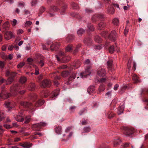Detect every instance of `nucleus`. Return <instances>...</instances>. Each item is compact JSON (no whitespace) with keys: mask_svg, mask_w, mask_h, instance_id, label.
<instances>
[{"mask_svg":"<svg viewBox=\"0 0 148 148\" xmlns=\"http://www.w3.org/2000/svg\"><path fill=\"white\" fill-rule=\"evenodd\" d=\"M119 19L117 18L114 19L112 21L113 23L115 25H118L119 23Z\"/></svg>","mask_w":148,"mask_h":148,"instance_id":"obj_22","label":"nucleus"},{"mask_svg":"<svg viewBox=\"0 0 148 148\" xmlns=\"http://www.w3.org/2000/svg\"><path fill=\"white\" fill-rule=\"evenodd\" d=\"M127 88V86H123L121 89L122 90H125V89H126Z\"/></svg>","mask_w":148,"mask_h":148,"instance_id":"obj_61","label":"nucleus"},{"mask_svg":"<svg viewBox=\"0 0 148 148\" xmlns=\"http://www.w3.org/2000/svg\"><path fill=\"white\" fill-rule=\"evenodd\" d=\"M14 37V35L11 32H7L5 34V38L6 40H9L12 38Z\"/></svg>","mask_w":148,"mask_h":148,"instance_id":"obj_3","label":"nucleus"},{"mask_svg":"<svg viewBox=\"0 0 148 148\" xmlns=\"http://www.w3.org/2000/svg\"><path fill=\"white\" fill-rule=\"evenodd\" d=\"M117 34L115 31H113L111 32L110 34L109 38L110 40L112 41L115 40L117 38Z\"/></svg>","mask_w":148,"mask_h":148,"instance_id":"obj_4","label":"nucleus"},{"mask_svg":"<svg viewBox=\"0 0 148 148\" xmlns=\"http://www.w3.org/2000/svg\"><path fill=\"white\" fill-rule=\"evenodd\" d=\"M95 40L96 42L99 43L101 41V39L100 37L98 36H96L95 38Z\"/></svg>","mask_w":148,"mask_h":148,"instance_id":"obj_21","label":"nucleus"},{"mask_svg":"<svg viewBox=\"0 0 148 148\" xmlns=\"http://www.w3.org/2000/svg\"><path fill=\"white\" fill-rule=\"evenodd\" d=\"M39 124H40V127L42 126H45L46 125V123H45L43 122H40V123H39Z\"/></svg>","mask_w":148,"mask_h":148,"instance_id":"obj_44","label":"nucleus"},{"mask_svg":"<svg viewBox=\"0 0 148 148\" xmlns=\"http://www.w3.org/2000/svg\"><path fill=\"white\" fill-rule=\"evenodd\" d=\"M21 105L25 108H29L31 105V103L27 102H21Z\"/></svg>","mask_w":148,"mask_h":148,"instance_id":"obj_10","label":"nucleus"},{"mask_svg":"<svg viewBox=\"0 0 148 148\" xmlns=\"http://www.w3.org/2000/svg\"><path fill=\"white\" fill-rule=\"evenodd\" d=\"M16 75V73L14 72H11L10 74V76L14 77Z\"/></svg>","mask_w":148,"mask_h":148,"instance_id":"obj_53","label":"nucleus"},{"mask_svg":"<svg viewBox=\"0 0 148 148\" xmlns=\"http://www.w3.org/2000/svg\"><path fill=\"white\" fill-rule=\"evenodd\" d=\"M35 72L34 74L36 75H37L39 74V69L36 66H35Z\"/></svg>","mask_w":148,"mask_h":148,"instance_id":"obj_36","label":"nucleus"},{"mask_svg":"<svg viewBox=\"0 0 148 148\" xmlns=\"http://www.w3.org/2000/svg\"><path fill=\"white\" fill-rule=\"evenodd\" d=\"M37 1L36 0H33V1L31 3L32 5L33 6L35 5L37 3Z\"/></svg>","mask_w":148,"mask_h":148,"instance_id":"obj_49","label":"nucleus"},{"mask_svg":"<svg viewBox=\"0 0 148 148\" xmlns=\"http://www.w3.org/2000/svg\"><path fill=\"white\" fill-rule=\"evenodd\" d=\"M90 63V61L89 59H87L86 60V61L85 62V64H88Z\"/></svg>","mask_w":148,"mask_h":148,"instance_id":"obj_54","label":"nucleus"},{"mask_svg":"<svg viewBox=\"0 0 148 148\" xmlns=\"http://www.w3.org/2000/svg\"><path fill=\"white\" fill-rule=\"evenodd\" d=\"M23 43V41H20L18 44V45L19 46H21Z\"/></svg>","mask_w":148,"mask_h":148,"instance_id":"obj_62","label":"nucleus"},{"mask_svg":"<svg viewBox=\"0 0 148 148\" xmlns=\"http://www.w3.org/2000/svg\"><path fill=\"white\" fill-rule=\"evenodd\" d=\"M35 88V85L34 83H31L29 85V89L31 90H34Z\"/></svg>","mask_w":148,"mask_h":148,"instance_id":"obj_13","label":"nucleus"},{"mask_svg":"<svg viewBox=\"0 0 148 148\" xmlns=\"http://www.w3.org/2000/svg\"><path fill=\"white\" fill-rule=\"evenodd\" d=\"M5 80L4 79L1 78V77H0V85L2 84Z\"/></svg>","mask_w":148,"mask_h":148,"instance_id":"obj_51","label":"nucleus"},{"mask_svg":"<svg viewBox=\"0 0 148 148\" xmlns=\"http://www.w3.org/2000/svg\"><path fill=\"white\" fill-rule=\"evenodd\" d=\"M6 47L5 46H3L2 47V49L3 51H5L6 49Z\"/></svg>","mask_w":148,"mask_h":148,"instance_id":"obj_63","label":"nucleus"},{"mask_svg":"<svg viewBox=\"0 0 148 148\" xmlns=\"http://www.w3.org/2000/svg\"><path fill=\"white\" fill-rule=\"evenodd\" d=\"M98 26L99 29H101L104 26V24L102 22H101L99 24Z\"/></svg>","mask_w":148,"mask_h":148,"instance_id":"obj_31","label":"nucleus"},{"mask_svg":"<svg viewBox=\"0 0 148 148\" xmlns=\"http://www.w3.org/2000/svg\"><path fill=\"white\" fill-rule=\"evenodd\" d=\"M121 143V141L120 140L118 139L115 141L114 145L115 146H117Z\"/></svg>","mask_w":148,"mask_h":148,"instance_id":"obj_32","label":"nucleus"},{"mask_svg":"<svg viewBox=\"0 0 148 148\" xmlns=\"http://www.w3.org/2000/svg\"><path fill=\"white\" fill-rule=\"evenodd\" d=\"M33 60L32 58H28L27 59V61L28 62H32Z\"/></svg>","mask_w":148,"mask_h":148,"instance_id":"obj_59","label":"nucleus"},{"mask_svg":"<svg viewBox=\"0 0 148 148\" xmlns=\"http://www.w3.org/2000/svg\"><path fill=\"white\" fill-rule=\"evenodd\" d=\"M123 106H121L119 107L118 109V114H120L123 113Z\"/></svg>","mask_w":148,"mask_h":148,"instance_id":"obj_19","label":"nucleus"},{"mask_svg":"<svg viewBox=\"0 0 148 148\" xmlns=\"http://www.w3.org/2000/svg\"><path fill=\"white\" fill-rule=\"evenodd\" d=\"M27 79L26 77H21L19 81L20 82L21 84L24 83L26 81Z\"/></svg>","mask_w":148,"mask_h":148,"instance_id":"obj_18","label":"nucleus"},{"mask_svg":"<svg viewBox=\"0 0 148 148\" xmlns=\"http://www.w3.org/2000/svg\"><path fill=\"white\" fill-rule=\"evenodd\" d=\"M3 115V113L0 111V121L4 118Z\"/></svg>","mask_w":148,"mask_h":148,"instance_id":"obj_39","label":"nucleus"},{"mask_svg":"<svg viewBox=\"0 0 148 148\" xmlns=\"http://www.w3.org/2000/svg\"><path fill=\"white\" fill-rule=\"evenodd\" d=\"M25 65V63L22 62L18 64L17 66L18 68H20L22 67Z\"/></svg>","mask_w":148,"mask_h":148,"instance_id":"obj_33","label":"nucleus"},{"mask_svg":"<svg viewBox=\"0 0 148 148\" xmlns=\"http://www.w3.org/2000/svg\"><path fill=\"white\" fill-rule=\"evenodd\" d=\"M84 30L83 29H79L77 31V34H78L80 36L82 34L84 33Z\"/></svg>","mask_w":148,"mask_h":148,"instance_id":"obj_24","label":"nucleus"},{"mask_svg":"<svg viewBox=\"0 0 148 148\" xmlns=\"http://www.w3.org/2000/svg\"><path fill=\"white\" fill-rule=\"evenodd\" d=\"M95 49H100L102 47L99 45H98L95 46Z\"/></svg>","mask_w":148,"mask_h":148,"instance_id":"obj_56","label":"nucleus"},{"mask_svg":"<svg viewBox=\"0 0 148 148\" xmlns=\"http://www.w3.org/2000/svg\"><path fill=\"white\" fill-rule=\"evenodd\" d=\"M86 110L84 109L81 110L79 112V114L80 115H81L86 112Z\"/></svg>","mask_w":148,"mask_h":148,"instance_id":"obj_27","label":"nucleus"},{"mask_svg":"<svg viewBox=\"0 0 148 148\" xmlns=\"http://www.w3.org/2000/svg\"><path fill=\"white\" fill-rule=\"evenodd\" d=\"M88 27L90 31H92L94 30V28L93 27V26L92 25H88Z\"/></svg>","mask_w":148,"mask_h":148,"instance_id":"obj_38","label":"nucleus"},{"mask_svg":"<svg viewBox=\"0 0 148 148\" xmlns=\"http://www.w3.org/2000/svg\"><path fill=\"white\" fill-rule=\"evenodd\" d=\"M59 45V43H55L51 45V49L52 50H53L54 49L58 48Z\"/></svg>","mask_w":148,"mask_h":148,"instance_id":"obj_15","label":"nucleus"},{"mask_svg":"<svg viewBox=\"0 0 148 148\" xmlns=\"http://www.w3.org/2000/svg\"><path fill=\"white\" fill-rule=\"evenodd\" d=\"M4 64L3 62L0 61V68H3L4 66Z\"/></svg>","mask_w":148,"mask_h":148,"instance_id":"obj_48","label":"nucleus"},{"mask_svg":"<svg viewBox=\"0 0 148 148\" xmlns=\"http://www.w3.org/2000/svg\"><path fill=\"white\" fill-rule=\"evenodd\" d=\"M67 66L66 65H63L60 67V68L61 69H64L66 68Z\"/></svg>","mask_w":148,"mask_h":148,"instance_id":"obj_57","label":"nucleus"},{"mask_svg":"<svg viewBox=\"0 0 148 148\" xmlns=\"http://www.w3.org/2000/svg\"><path fill=\"white\" fill-rule=\"evenodd\" d=\"M17 34H22L23 32V30L22 29H19L17 31Z\"/></svg>","mask_w":148,"mask_h":148,"instance_id":"obj_42","label":"nucleus"},{"mask_svg":"<svg viewBox=\"0 0 148 148\" xmlns=\"http://www.w3.org/2000/svg\"><path fill=\"white\" fill-rule=\"evenodd\" d=\"M106 71L104 69L99 68L97 71V75L100 76H104L106 75Z\"/></svg>","mask_w":148,"mask_h":148,"instance_id":"obj_5","label":"nucleus"},{"mask_svg":"<svg viewBox=\"0 0 148 148\" xmlns=\"http://www.w3.org/2000/svg\"><path fill=\"white\" fill-rule=\"evenodd\" d=\"M4 127L7 129H8L10 128V126L9 125L7 124H5L4 125Z\"/></svg>","mask_w":148,"mask_h":148,"instance_id":"obj_58","label":"nucleus"},{"mask_svg":"<svg viewBox=\"0 0 148 148\" xmlns=\"http://www.w3.org/2000/svg\"><path fill=\"white\" fill-rule=\"evenodd\" d=\"M90 67L88 68L87 69L85 70V71L83 73H81L80 74L81 76L82 77H85L87 75H89L91 73V71L90 69Z\"/></svg>","mask_w":148,"mask_h":148,"instance_id":"obj_6","label":"nucleus"},{"mask_svg":"<svg viewBox=\"0 0 148 148\" xmlns=\"http://www.w3.org/2000/svg\"><path fill=\"white\" fill-rule=\"evenodd\" d=\"M75 78V73L73 74L69 78L70 80H72V79H74Z\"/></svg>","mask_w":148,"mask_h":148,"instance_id":"obj_43","label":"nucleus"},{"mask_svg":"<svg viewBox=\"0 0 148 148\" xmlns=\"http://www.w3.org/2000/svg\"><path fill=\"white\" fill-rule=\"evenodd\" d=\"M87 122L86 120H84V121H83L82 122V124L83 125H86L87 124Z\"/></svg>","mask_w":148,"mask_h":148,"instance_id":"obj_55","label":"nucleus"},{"mask_svg":"<svg viewBox=\"0 0 148 148\" xmlns=\"http://www.w3.org/2000/svg\"><path fill=\"white\" fill-rule=\"evenodd\" d=\"M32 22L30 21H27L25 22V25L26 27H29L32 24Z\"/></svg>","mask_w":148,"mask_h":148,"instance_id":"obj_28","label":"nucleus"},{"mask_svg":"<svg viewBox=\"0 0 148 148\" xmlns=\"http://www.w3.org/2000/svg\"><path fill=\"white\" fill-rule=\"evenodd\" d=\"M9 23L8 22H5L3 25V27L6 30L8 27Z\"/></svg>","mask_w":148,"mask_h":148,"instance_id":"obj_23","label":"nucleus"},{"mask_svg":"<svg viewBox=\"0 0 148 148\" xmlns=\"http://www.w3.org/2000/svg\"><path fill=\"white\" fill-rule=\"evenodd\" d=\"M133 79L134 82L135 83H137L140 82L138 80V76L135 74H134L133 75Z\"/></svg>","mask_w":148,"mask_h":148,"instance_id":"obj_17","label":"nucleus"},{"mask_svg":"<svg viewBox=\"0 0 148 148\" xmlns=\"http://www.w3.org/2000/svg\"><path fill=\"white\" fill-rule=\"evenodd\" d=\"M124 132V134L127 136H130L134 132V129L132 127H126Z\"/></svg>","mask_w":148,"mask_h":148,"instance_id":"obj_1","label":"nucleus"},{"mask_svg":"<svg viewBox=\"0 0 148 148\" xmlns=\"http://www.w3.org/2000/svg\"><path fill=\"white\" fill-rule=\"evenodd\" d=\"M90 130V129L89 127H85L83 129L82 133H86L89 132Z\"/></svg>","mask_w":148,"mask_h":148,"instance_id":"obj_20","label":"nucleus"},{"mask_svg":"<svg viewBox=\"0 0 148 148\" xmlns=\"http://www.w3.org/2000/svg\"><path fill=\"white\" fill-rule=\"evenodd\" d=\"M108 13L110 14H113L114 12V9L112 7L109 8L108 9Z\"/></svg>","mask_w":148,"mask_h":148,"instance_id":"obj_12","label":"nucleus"},{"mask_svg":"<svg viewBox=\"0 0 148 148\" xmlns=\"http://www.w3.org/2000/svg\"><path fill=\"white\" fill-rule=\"evenodd\" d=\"M16 120L18 121L21 122L24 120V118L23 117L22 112H19L15 117Z\"/></svg>","mask_w":148,"mask_h":148,"instance_id":"obj_7","label":"nucleus"},{"mask_svg":"<svg viewBox=\"0 0 148 148\" xmlns=\"http://www.w3.org/2000/svg\"><path fill=\"white\" fill-rule=\"evenodd\" d=\"M119 87V85L118 84H116L114 86V90H117L118 88Z\"/></svg>","mask_w":148,"mask_h":148,"instance_id":"obj_50","label":"nucleus"},{"mask_svg":"<svg viewBox=\"0 0 148 148\" xmlns=\"http://www.w3.org/2000/svg\"><path fill=\"white\" fill-rule=\"evenodd\" d=\"M30 120L31 118L30 116H27L25 118L24 123H27L30 121Z\"/></svg>","mask_w":148,"mask_h":148,"instance_id":"obj_29","label":"nucleus"},{"mask_svg":"<svg viewBox=\"0 0 148 148\" xmlns=\"http://www.w3.org/2000/svg\"><path fill=\"white\" fill-rule=\"evenodd\" d=\"M13 79L12 78H10L7 79L6 81V83L7 84H9L13 81Z\"/></svg>","mask_w":148,"mask_h":148,"instance_id":"obj_25","label":"nucleus"},{"mask_svg":"<svg viewBox=\"0 0 148 148\" xmlns=\"http://www.w3.org/2000/svg\"><path fill=\"white\" fill-rule=\"evenodd\" d=\"M45 102L44 100H39L38 102L35 104V106L36 107H38L40 106L43 104Z\"/></svg>","mask_w":148,"mask_h":148,"instance_id":"obj_11","label":"nucleus"},{"mask_svg":"<svg viewBox=\"0 0 148 148\" xmlns=\"http://www.w3.org/2000/svg\"><path fill=\"white\" fill-rule=\"evenodd\" d=\"M69 75V73L67 71L63 72L62 73V75L63 77L67 76Z\"/></svg>","mask_w":148,"mask_h":148,"instance_id":"obj_30","label":"nucleus"},{"mask_svg":"<svg viewBox=\"0 0 148 148\" xmlns=\"http://www.w3.org/2000/svg\"><path fill=\"white\" fill-rule=\"evenodd\" d=\"M12 25L13 26H15L16 25L17 23V21L15 19H14L12 21Z\"/></svg>","mask_w":148,"mask_h":148,"instance_id":"obj_46","label":"nucleus"},{"mask_svg":"<svg viewBox=\"0 0 148 148\" xmlns=\"http://www.w3.org/2000/svg\"><path fill=\"white\" fill-rule=\"evenodd\" d=\"M51 82L50 81L47 79L43 81L41 83V86L44 88H48L50 86Z\"/></svg>","mask_w":148,"mask_h":148,"instance_id":"obj_2","label":"nucleus"},{"mask_svg":"<svg viewBox=\"0 0 148 148\" xmlns=\"http://www.w3.org/2000/svg\"><path fill=\"white\" fill-rule=\"evenodd\" d=\"M33 128H36L37 129V130H38L40 128V127L39 123L34 124L33 125Z\"/></svg>","mask_w":148,"mask_h":148,"instance_id":"obj_26","label":"nucleus"},{"mask_svg":"<svg viewBox=\"0 0 148 148\" xmlns=\"http://www.w3.org/2000/svg\"><path fill=\"white\" fill-rule=\"evenodd\" d=\"M4 105L6 107L8 108V110H10L12 108V103L9 101L5 102L4 103Z\"/></svg>","mask_w":148,"mask_h":148,"instance_id":"obj_9","label":"nucleus"},{"mask_svg":"<svg viewBox=\"0 0 148 148\" xmlns=\"http://www.w3.org/2000/svg\"><path fill=\"white\" fill-rule=\"evenodd\" d=\"M105 89V86L103 85H101L99 87V91H103Z\"/></svg>","mask_w":148,"mask_h":148,"instance_id":"obj_35","label":"nucleus"},{"mask_svg":"<svg viewBox=\"0 0 148 148\" xmlns=\"http://www.w3.org/2000/svg\"><path fill=\"white\" fill-rule=\"evenodd\" d=\"M14 48V47L12 45H10L8 46V49L9 50L12 51Z\"/></svg>","mask_w":148,"mask_h":148,"instance_id":"obj_47","label":"nucleus"},{"mask_svg":"<svg viewBox=\"0 0 148 148\" xmlns=\"http://www.w3.org/2000/svg\"><path fill=\"white\" fill-rule=\"evenodd\" d=\"M128 32V30L125 29L124 30V34L125 35H126Z\"/></svg>","mask_w":148,"mask_h":148,"instance_id":"obj_60","label":"nucleus"},{"mask_svg":"<svg viewBox=\"0 0 148 148\" xmlns=\"http://www.w3.org/2000/svg\"><path fill=\"white\" fill-rule=\"evenodd\" d=\"M51 8L54 11H57L58 10V8L57 7L54 6H53L51 7Z\"/></svg>","mask_w":148,"mask_h":148,"instance_id":"obj_45","label":"nucleus"},{"mask_svg":"<svg viewBox=\"0 0 148 148\" xmlns=\"http://www.w3.org/2000/svg\"><path fill=\"white\" fill-rule=\"evenodd\" d=\"M56 132L58 134H60L62 132V128L60 126H58L55 128Z\"/></svg>","mask_w":148,"mask_h":148,"instance_id":"obj_14","label":"nucleus"},{"mask_svg":"<svg viewBox=\"0 0 148 148\" xmlns=\"http://www.w3.org/2000/svg\"><path fill=\"white\" fill-rule=\"evenodd\" d=\"M54 85L56 86H57L59 85V83L57 81H55L54 82Z\"/></svg>","mask_w":148,"mask_h":148,"instance_id":"obj_64","label":"nucleus"},{"mask_svg":"<svg viewBox=\"0 0 148 148\" xmlns=\"http://www.w3.org/2000/svg\"><path fill=\"white\" fill-rule=\"evenodd\" d=\"M25 5V4L24 3H19L18 4V7H24Z\"/></svg>","mask_w":148,"mask_h":148,"instance_id":"obj_52","label":"nucleus"},{"mask_svg":"<svg viewBox=\"0 0 148 148\" xmlns=\"http://www.w3.org/2000/svg\"><path fill=\"white\" fill-rule=\"evenodd\" d=\"M112 60H110L108 61L107 64L108 67H110L112 66Z\"/></svg>","mask_w":148,"mask_h":148,"instance_id":"obj_37","label":"nucleus"},{"mask_svg":"<svg viewBox=\"0 0 148 148\" xmlns=\"http://www.w3.org/2000/svg\"><path fill=\"white\" fill-rule=\"evenodd\" d=\"M71 47L70 46H68L66 48V50L67 52L70 51L71 50Z\"/></svg>","mask_w":148,"mask_h":148,"instance_id":"obj_41","label":"nucleus"},{"mask_svg":"<svg viewBox=\"0 0 148 148\" xmlns=\"http://www.w3.org/2000/svg\"><path fill=\"white\" fill-rule=\"evenodd\" d=\"M39 64L41 67L43 66L44 64L43 60H40L39 62Z\"/></svg>","mask_w":148,"mask_h":148,"instance_id":"obj_40","label":"nucleus"},{"mask_svg":"<svg viewBox=\"0 0 148 148\" xmlns=\"http://www.w3.org/2000/svg\"><path fill=\"white\" fill-rule=\"evenodd\" d=\"M9 96V95L8 94H7L5 93L3 94L2 92L0 94V97L4 99L8 98Z\"/></svg>","mask_w":148,"mask_h":148,"instance_id":"obj_16","label":"nucleus"},{"mask_svg":"<svg viewBox=\"0 0 148 148\" xmlns=\"http://www.w3.org/2000/svg\"><path fill=\"white\" fill-rule=\"evenodd\" d=\"M109 51L110 53H112L114 51V49L113 46H111L109 49Z\"/></svg>","mask_w":148,"mask_h":148,"instance_id":"obj_34","label":"nucleus"},{"mask_svg":"<svg viewBox=\"0 0 148 148\" xmlns=\"http://www.w3.org/2000/svg\"><path fill=\"white\" fill-rule=\"evenodd\" d=\"M21 146L23 147V148H30L32 145V144L30 143L27 142L23 144L21 143Z\"/></svg>","mask_w":148,"mask_h":148,"instance_id":"obj_8","label":"nucleus"}]
</instances>
